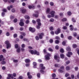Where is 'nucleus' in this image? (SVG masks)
<instances>
[{"label": "nucleus", "instance_id": "1", "mask_svg": "<svg viewBox=\"0 0 79 79\" xmlns=\"http://www.w3.org/2000/svg\"><path fill=\"white\" fill-rule=\"evenodd\" d=\"M40 67H41V70H40V72L41 73H44V71L43 70V69H45V67L44 66V64H40Z\"/></svg>", "mask_w": 79, "mask_h": 79}, {"label": "nucleus", "instance_id": "2", "mask_svg": "<svg viewBox=\"0 0 79 79\" xmlns=\"http://www.w3.org/2000/svg\"><path fill=\"white\" fill-rule=\"evenodd\" d=\"M36 22L38 23V25L36 26L37 29H39L40 27V26H41V23H40V19H37Z\"/></svg>", "mask_w": 79, "mask_h": 79}, {"label": "nucleus", "instance_id": "3", "mask_svg": "<svg viewBox=\"0 0 79 79\" xmlns=\"http://www.w3.org/2000/svg\"><path fill=\"white\" fill-rule=\"evenodd\" d=\"M5 44L7 45L6 48L8 49L9 48H11V44H10V42L8 41H6L5 42Z\"/></svg>", "mask_w": 79, "mask_h": 79}, {"label": "nucleus", "instance_id": "4", "mask_svg": "<svg viewBox=\"0 0 79 79\" xmlns=\"http://www.w3.org/2000/svg\"><path fill=\"white\" fill-rule=\"evenodd\" d=\"M50 54L48 53L47 55L45 56V58L46 60H50Z\"/></svg>", "mask_w": 79, "mask_h": 79}, {"label": "nucleus", "instance_id": "5", "mask_svg": "<svg viewBox=\"0 0 79 79\" xmlns=\"http://www.w3.org/2000/svg\"><path fill=\"white\" fill-rule=\"evenodd\" d=\"M55 12L54 11H51L49 14L51 15V17L52 18H53L54 16H55Z\"/></svg>", "mask_w": 79, "mask_h": 79}, {"label": "nucleus", "instance_id": "6", "mask_svg": "<svg viewBox=\"0 0 79 79\" xmlns=\"http://www.w3.org/2000/svg\"><path fill=\"white\" fill-rule=\"evenodd\" d=\"M30 53H31V54H34V55H36V50L34 51L33 50H30L29 51Z\"/></svg>", "mask_w": 79, "mask_h": 79}, {"label": "nucleus", "instance_id": "7", "mask_svg": "<svg viewBox=\"0 0 79 79\" xmlns=\"http://www.w3.org/2000/svg\"><path fill=\"white\" fill-rule=\"evenodd\" d=\"M29 31H31V32H35V29L31 27H30L29 28Z\"/></svg>", "mask_w": 79, "mask_h": 79}, {"label": "nucleus", "instance_id": "8", "mask_svg": "<svg viewBox=\"0 0 79 79\" xmlns=\"http://www.w3.org/2000/svg\"><path fill=\"white\" fill-rule=\"evenodd\" d=\"M8 77H7V79H11V78H10V77H11L12 79H13L14 78L12 74H8Z\"/></svg>", "mask_w": 79, "mask_h": 79}, {"label": "nucleus", "instance_id": "9", "mask_svg": "<svg viewBox=\"0 0 79 79\" xmlns=\"http://www.w3.org/2000/svg\"><path fill=\"white\" fill-rule=\"evenodd\" d=\"M73 55V53L71 52H68V53L67 54V56L69 58H70L71 57V55Z\"/></svg>", "mask_w": 79, "mask_h": 79}, {"label": "nucleus", "instance_id": "10", "mask_svg": "<svg viewBox=\"0 0 79 79\" xmlns=\"http://www.w3.org/2000/svg\"><path fill=\"white\" fill-rule=\"evenodd\" d=\"M60 32L61 30H60V28H58L57 29V31H55V34H58L59 33H60Z\"/></svg>", "mask_w": 79, "mask_h": 79}, {"label": "nucleus", "instance_id": "11", "mask_svg": "<svg viewBox=\"0 0 79 79\" xmlns=\"http://www.w3.org/2000/svg\"><path fill=\"white\" fill-rule=\"evenodd\" d=\"M44 33H40L39 35V36L40 37V39H42V36H44Z\"/></svg>", "mask_w": 79, "mask_h": 79}, {"label": "nucleus", "instance_id": "12", "mask_svg": "<svg viewBox=\"0 0 79 79\" xmlns=\"http://www.w3.org/2000/svg\"><path fill=\"white\" fill-rule=\"evenodd\" d=\"M5 60V59L3 58V56L2 55H1L0 56V61H3Z\"/></svg>", "mask_w": 79, "mask_h": 79}, {"label": "nucleus", "instance_id": "13", "mask_svg": "<svg viewBox=\"0 0 79 79\" xmlns=\"http://www.w3.org/2000/svg\"><path fill=\"white\" fill-rule=\"evenodd\" d=\"M50 9L49 8H48L47 9L46 13L47 14H50Z\"/></svg>", "mask_w": 79, "mask_h": 79}, {"label": "nucleus", "instance_id": "14", "mask_svg": "<svg viewBox=\"0 0 79 79\" xmlns=\"http://www.w3.org/2000/svg\"><path fill=\"white\" fill-rule=\"evenodd\" d=\"M55 60H57V59H60V57L58 55H55L54 56Z\"/></svg>", "mask_w": 79, "mask_h": 79}, {"label": "nucleus", "instance_id": "15", "mask_svg": "<svg viewBox=\"0 0 79 79\" xmlns=\"http://www.w3.org/2000/svg\"><path fill=\"white\" fill-rule=\"evenodd\" d=\"M28 8L29 9H31V8H33V9H35V6H28Z\"/></svg>", "mask_w": 79, "mask_h": 79}, {"label": "nucleus", "instance_id": "16", "mask_svg": "<svg viewBox=\"0 0 79 79\" xmlns=\"http://www.w3.org/2000/svg\"><path fill=\"white\" fill-rule=\"evenodd\" d=\"M60 58H62V59H63L64 58V55L63 54H60Z\"/></svg>", "mask_w": 79, "mask_h": 79}, {"label": "nucleus", "instance_id": "17", "mask_svg": "<svg viewBox=\"0 0 79 79\" xmlns=\"http://www.w3.org/2000/svg\"><path fill=\"white\" fill-rule=\"evenodd\" d=\"M33 65H34L33 67L34 68H36L37 67L35 66L36 65H37V63H36V62H34L33 63Z\"/></svg>", "mask_w": 79, "mask_h": 79}, {"label": "nucleus", "instance_id": "18", "mask_svg": "<svg viewBox=\"0 0 79 79\" xmlns=\"http://www.w3.org/2000/svg\"><path fill=\"white\" fill-rule=\"evenodd\" d=\"M72 47L73 48H77V45L76 44H73V45Z\"/></svg>", "mask_w": 79, "mask_h": 79}, {"label": "nucleus", "instance_id": "19", "mask_svg": "<svg viewBox=\"0 0 79 79\" xmlns=\"http://www.w3.org/2000/svg\"><path fill=\"white\" fill-rule=\"evenodd\" d=\"M25 62L27 63H29L30 62V60L27 59L25 60Z\"/></svg>", "mask_w": 79, "mask_h": 79}, {"label": "nucleus", "instance_id": "20", "mask_svg": "<svg viewBox=\"0 0 79 79\" xmlns=\"http://www.w3.org/2000/svg\"><path fill=\"white\" fill-rule=\"evenodd\" d=\"M70 67L69 66H67L66 68V69L67 71H69V70H70Z\"/></svg>", "mask_w": 79, "mask_h": 79}, {"label": "nucleus", "instance_id": "21", "mask_svg": "<svg viewBox=\"0 0 79 79\" xmlns=\"http://www.w3.org/2000/svg\"><path fill=\"white\" fill-rule=\"evenodd\" d=\"M24 17L25 19H30V17L28 15H25Z\"/></svg>", "mask_w": 79, "mask_h": 79}, {"label": "nucleus", "instance_id": "22", "mask_svg": "<svg viewBox=\"0 0 79 79\" xmlns=\"http://www.w3.org/2000/svg\"><path fill=\"white\" fill-rule=\"evenodd\" d=\"M67 51H68V52H69L71 51V48L70 47H68L66 48Z\"/></svg>", "mask_w": 79, "mask_h": 79}, {"label": "nucleus", "instance_id": "23", "mask_svg": "<svg viewBox=\"0 0 79 79\" xmlns=\"http://www.w3.org/2000/svg\"><path fill=\"white\" fill-rule=\"evenodd\" d=\"M21 11H22L23 13H25L26 10L25 9H22L21 10Z\"/></svg>", "mask_w": 79, "mask_h": 79}, {"label": "nucleus", "instance_id": "24", "mask_svg": "<svg viewBox=\"0 0 79 79\" xmlns=\"http://www.w3.org/2000/svg\"><path fill=\"white\" fill-rule=\"evenodd\" d=\"M54 66L56 68H58V67H60V65L59 64H55Z\"/></svg>", "mask_w": 79, "mask_h": 79}, {"label": "nucleus", "instance_id": "25", "mask_svg": "<svg viewBox=\"0 0 79 79\" xmlns=\"http://www.w3.org/2000/svg\"><path fill=\"white\" fill-rule=\"evenodd\" d=\"M19 24L21 26H24V23L23 22H20L19 23Z\"/></svg>", "mask_w": 79, "mask_h": 79}, {"label": "nucleus", "instance_id": "26", "mask_svg": "<svg viewBox=\"0 0 79 79\" xmlns=\"http://www.w3.org/2000/svg\"><path fill=\"white\" fill-rule=\"evenodd\" d=\"M20 52H21V49L19 48H18L17 49V53H20Z\"/></svg>", "mask_w": 79, "mask_h": 79}, {"label": "nucleus", "instance_id": "27", "mask_svg": "<svg viewBox=\"0 0 79 79\" xmlns=\"http://www.w3.org/2000/svg\"><path fill=\"white\" fill-rule=\"evenodd\" d=\"M20 34H21V35H23V36H25V35H26V34L23 32H20Z\"/></svg>", "mask_w": 79, "mask_h": 79}, {"label": "nucleus", "instance_id": "28", "mask_svg": "<svg viewBox=\"0 0 79 79\" xmlns=\"http://www.w3.org/2000/svg\"><path fill=\"white\" fill-rule=\"evenodd\" d=\"M60 52L61 53H64V50H63V48H61L60 50Z\"/></svg>", "mask_w": 79, "mask_h": 79}, {"label": "nucleus", "instance_id": "29", "mask_svg": "<svg viewBox=\"0 0 79 79\" xmlns=\"http://www.w3.org/2000/svg\"><path fill=\"white\" fill-rule=\"evenodd\" d=\"M1 63L2 64H6V62L4 60H2V62Z\"/></svg>", "mask_w": 79, "mask_h": 79}, {"label": "nucleus", "instance_id": "30", "mask_svg": "<svg viewBox=\"0 0 79 79\" xmlns=\"http://www.w3.org/2000/svg\"><path fill=\"white\" fill-rule=\"evenodd\" d=\"M71 12L70 11H69L67 12V15H69V16H70V15H71Z\"/></svg>", "mask_w": 79, "mask_h": 79}, {"label": "nucleus", "instance_id": "31", "mask_svg": "<svg viewBox=\"0 0 79 79\" xmlns=\"http://www.w3.org/2000/svg\"><path fill=\"white\" fill-rule=\"evenodd\" d=\"M60 69H62V70H63V69H64V67L63 66H62L60 68Z\"/></svg>", "mask_w": 79, "mask_h": 79}, {"label": "nucleus", "instance_id": "32", "mask_svg": "<svg viewBox=\"0 0 79 79\" xmlns=\"http://www.w3.org/2000/svg\"><path fill=\"white\" fill-rule=\"evenodd\" d=\"M17 36L18 35H17V34L16 33L15 34L13 35V36L14 38H16V37H17Z\"/></svg>", "mask_w": 79, "mask_h": 79}, {"label": "nucleus", "instance_id": "33", "mask_svg": "<svg viewBox=\"0 0 79 79\" xmlns=\"http://www.w3.org/2000/svg\"><path fill=\"white\" fill-rule=\"evenodd\" d=\"M15 48H18V44H15Z\"/></svg>", "mask_w": 79, "mask_h": 79}, {"label": "nucleus", "instance_id": "34", "mask_svg": "<svg viewBox=\"0 0 79 79\" xmlns=\"http://www.w3.org/2000/svg\"><path fill=\"white\" fill-rule=\"evenodd\" d=\"M13 61L14 62V63H17V62H18V60H13Z\"/></svg>", "mask_w": 79, "mask_h": 79}, {"label": "nucleus", "instance_id": "35", "mask_svg": "<svg viewBox=\"0 0 79 79\" xmlns=\"http://www.w3.org/2000/svg\"><path fill=\"white\" fill-rule=\"evenodd\" d=\"M70 61L68 60L66 62V63L67 64H68L70 63Z\"/></svg>", "mask_w": 79, "mask_h": 79}, {"label": "nucleus", "instance_id": "36", "mask_svg": "<svg viewBox=\"0 0 79 79\" xmlns=\"http://www.w3.org/2000/svg\"><path fill=\"white\" fill-rule=\"evenodd\" d=\"M60 41L58 40H56L55 41V44H59Z\"/></svg>", "mask_w": 79, "mask_h": 79}, {"label": "nucleus", "instance_id": "37", "mask_svg": "<svg viewBox=\"0 0 79 79\" xmlns=\"http://www.w3.org/2000/svg\"><path fill=\"white\" fill-rule=\"evenodd\" d=\"M49 29L50 31H52V30H53V27H50Z\"/></svg>", "mask_w": 79, "mask_h": 79}, {"label": "nucleus", "instance_id": "38", "mask_svg": "<svg viewBox=\"0 0 79 79\" xmlns=\"http://www.w3.org/2000/svg\"><path fill=\"white\" fill-rule=\"evenodd\" d=\"M50 22H53L54 21V19L53 18H51L50 20Z\"/></svg>", "mask_w": 79, "mask_h": 79}, {"label": "nucleus", "instance_id": "39", "mask_svg": "<svg viewBox=\"0 0 79 79\" xmlns=\"http://www.w3.org/2000/svg\"><path fill=\"white\" fill-rule=\"evenodd\" d=\"M37 76L38 77H40V73H38L37 74Z\"/></svg>", "mask_w": 79, "mask_h": 79}, {"label": "nucleus", "instance_id": "40", "mask_svg": "<svg viewBox=\"0 0 79 79\" xmlns=\"http://www.w3.org/2000/svg\"><path fill=\"white\" fill-rule=\"evenodd\" d=\"M35 39H36V40H39V36H36L35 37Z\"/></svg>", "mask_w": 79, "mask_h": 79}, {"label": "nucleus", "instance_id": "41", "mask_svg": "<svg viewBox=\"0 0 79 79\" xmlns=\"http://www.w3.org/2000/svg\"><path fill=\"white\" fill-rule=\"evenodd\" d=\"M56 77V74L55 73H53L52 74V77Z\"/></svg>", "mask_w": 79, "mask_h": 79}, {"label": "nucleus", "instance_id": "42", "mask_svg": "<svg viewBox=\"0 0 79 79\" xmlns=\"http://www.w3.org/2000/svg\"><path fill=\"white\" fill-rule=\"evenodd\" d=\"M69 76V73H66L65 76V77H68V76Z\"/></svg>", "mask_w": 79, "mask_h": 79}, {"label": "nucleus", "instance_id": "43", "mask_svg": "<svg viewBox=\"0 0 79 79\" xmlns=\"http://www.w3.org/2000/svg\"><path fill=\"white\" fill-rule=\"evenodd\" d=\"M72 21H73L74 23H76V20L74 19V18H73L72 19Z\"/></svg>", "mask_w": 79, "mask_h": 79}, {"label": "nucleus", "instance_id": "44", "mask_svg": "<svg viewBox=\"0 0 79 79\" xmlns=\"http://www.w3.org/2000/svg\"><path fill=\"white\" fill-rule=\"evenodd\" d=\"M17 21H18V19H15L14 20V22L15 23H16V22Z\"/></svg>", "mask_w": 79, "mask_h": 79}, {"label": "nucleus", "instance_id": "45", "mask_svg": "<svg viewBox=\"0 0 79 79\" xmlns=\"http://www.w3.org/2000/svg\"><path fill=\"white\" fill-rule=\"evenodd\" d=\"M62 21H67V19L66 18H64L62 19Z\"/></svg>", "mask_w": 79, "mask_h": 79}, {"label": "nucleus", "instance_id": "46", "mask_svg": "<svg viewBox=\"0 0 79 79\" xmlns=\"http://www.w3.org/2000/svg\"><path fill=\"white\" fill-rule=\"evenodd\" d=\"M63 29H64V30H65V29H67V27H66L65 26H64L63 27Z\"/></svg>", "mask_w": 79, "mask_h": 79}, {"label": "nucleus", "instance_id": "47", "mask_svg": "<svg viewBox=\"0 0 79 79\" xmlns=\"http://www.w3.org/2000/svg\"><path fill=\"white\" fill-rule=\"evenodd\" d=\"M6 35L7 36H9L10 35V33H9V32H7L6 34Z\"/></svg>", "mask_w": 79, "mask_h": 79}, {"label": "nucleus", "instance_id": "48", "mask_svg": "<svg viewBox=\"0 0 79 79\" xmlns=\"http://www.w3.org/2000/svg\"><path fill=\"white\" fill-rule=\"evenodd\" d=\"M55 48L56 49V50H58V49L59 48V46L58 45L56 46L55 47Z\"/></svg>", "mask_w": 79, "mask_h": 79}, {"label": "nucleus", "instance_id": "49", "mask_svg": "<svg viewBox=\"0 0 79 79\" xmlns=\"http://www.w3.org/2000/svg\"><path fill=\"white\" fill-rule=\"evenodd\" d=\"M50 5L51 6H53V5H54L53 2H50Z\"/></svg>", "mask_w": 79, "mask_h": 79}, {"label": "nucleus", "instance_id": "50", "mask_svg": "<svg viewBox=\"0 0 79 79\" xmlns=\"http://www.w3.org/2000/svg\"><path fill=\"white\" fill-rule=\"evenodd\" d=\"M48 50L49 51H50V52H53V49L51 48H48Z\"/></svg>", "mask_w": 79, "mask_h": 79}, {"label": "nucleus", "instance_id": "51", "mask_svg": "<svg viewBox=\"0 0 79 79\" xmlns=\"http://www.w3.org/2000/svg\"><path fill=\"white\" fill-rule=\"evenodd\" d=\"M10 19H14V18H15V16L11 15L10 17Z\"/></svg>", "mask_w": 79, "mask_h": 79}, {"label": "nucleus", "instance_id": "52", "mask_svg": "<svg viewBox=\"0 0 79 79\" xmlns=\"http://www.w3.org/2000/svg\"><path fill=\"white\" fill-rule=\"evenodd\" d=\"M58 71L60 73H63V71L61 70V69H59Z\"/></svg>", "mask_w": 79, "mask_h": 79}, {"label": "nucleus", "instance_id": "53", "mask_svg": "<svg viewBox=\"0 0 79 79\" xmlns=\"http://www.w3.org/2000/svg\"><path fill=\"white\" fill-rule=\"evenodd\" d=\"M33 15L34 16H35L36 18H37L38 17V14H33Z\"/></svg>", "mask_w": 79, "mask_h": 79}, {"label": "nucleus", "instance_id": "54", "mask_svg": "<svg viewBox=\"0 0 79 79\" xmlns=\"http://www.w3.org/2000/svg\"><path fill=\"white\" fill-rule=\"evenodd\" d=\"M21 46L22 48H24V47H25V44H22Z\"/></svg>", "mask_w": 79, "mask_h": 79}, {"label": "nucleus", "instance_id": "55", "mask_svg": "<svg viewBox=\"0 0 79 79\" xmlns=\"http://www.w3.org/2000/svg\"><path fill=\"white\" fill-rule=\"evenodd\" d=\"M53 40L52 39H50L49 40V42L50 43H53Z\"/></svg>", "mask_w": 79, "mask_h": 79}, {"label": "nucleus", "instance_id": "56", "mask_svg": "<svg viewBox=\"0 0 79 79\" xmlns=\"http://www.w3.org/2000/svg\"><path fill=\"white\" fill-rule=\"evenodd\" d=\"M71 39H72V37L71 36L68 37V39H69V40H71Z\"/></svg>", "mask_w": 79, "mask_h": 79}, {"label": "nucleus", "instance_id": "57", "mask_svg": "<svg viewBox=\"0 0 79 79\" xmlns=\"http://www.w3.org/2000/svg\"><path fill=\"white\" fill-rule=\"evenodd\" d=\"M62 45H65L66 42L65 41H63L62 42Z\"/></svg>", "mask_w": 79, "mask_h": 79}, {"label": "nucleus", "instance_id": "58", "mask_svg": "<svg viewBox=\"0 0 79 79\" xmlns=\"http://www.w3.org/2000/svg\"><path fill=\"white\" fill-rule=\"evenodd\" d=\"M23 29H24V28L23 27H21L20 28V30L21 31H23Z\"/></svg>", "mask_w": 79, "mask_h": 79}, {"label": "nucleus", "instance_id": "59", "mask_svg": "<svg viewBox=\"0 0 79 79\" xmlns=\"http://www.w3.org/2000/svg\"><path fill=\"white\" fill-rule=\"evenodd\" d=\"M29 23V20H27L26 21V24H28Z\"/></svg>", "mask_w": 79, "mask_h": 79}, {"label": "nucleus", "instance_id": "60", "mask_svg": "<svg viewBox=\"0 0 79 79\" xmlns=\"http://www.w3.org/2000/svg\"><path fill=\"white\" fill-rule=\"evenodd\" d=\"M24 41H27V42H28V40L26 38H24L23 39Z\"/></svg>", "mask_w": 79, "mask_h": 79}, {"label": "nucleus", "instance_id": "61", "mask_svg": "<svg viewBox=\"0 0 79 79\" xmlns=\"http://www.w3.org/2000/svg\"><path fill=\"white\" fill-rule=\"evenodd\" d=\"M73 35L74 37H76L77 35V34L76 33H74Z\"/></svg>", "mask_w": 79, "mask_h": 79}, {"label": "nucleus", "instance_id": "62", "mask_svg": "<svg viewBox=\"0 0 79 79\" xmlns=\"http://www.w3.org/2000/svg\"><path fill=\"white\" fill-rule=\"evenodd\" d=\"M75 71H77V70H78V67H76L75 68Z\"/></svg>", "mask_w": 79, "mask_h": 79}, {"label": "nucleus", "instance_id": "63", "mask_svg": "<svg viewBox=\"0 0 79 79\" xmlns=\"http://www.w3.org/2000/svg\"><path fill=\"white\" fill-rule=\"evenodd\" d=\"M32 23H33V24H35V23H36V21L34 20H33L32 21Z\"/></svg>", "mask_w": 79, "mask_h": 79}, {"label": "nucleus", "instance_id": "64", "mask_svg": "<svg viewBox=\"0 0 79 79\" xmlns=\"http://www.w3.org/2000/svg\"><path fill=\"white\" fill-rule=\"evenodd\" d=\"M11 11L12 12H13V13H14L15 12V9H12Z\"/></svg>", "mask_w": 79, "mask_h": 79}]
</instances>
